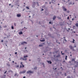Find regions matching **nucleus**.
<instances>
[{
	"label": "nucleus",
	"mask_w": 78,
	"mask_h": 78,
	"mask_svg": "<svg viewBox=\"0 0 78 78\" xmlns=\"http://www.w3.org/2000/svg\"><path fill=\"white\" fill-rule=\"evenodd\" d=\"M66 12H67L68 13H69V11H67Z\"/></svg>",
	"instance_id": "obj_57"
},
{
	"label": "nucleus",
	"mask_w": 78,
	"mask_h": 78,
	"mask_svg": "<svg viewBox=\"0 0 78 78\" xmlns=\"http://www.w3.org/2000/svg\"><path fill=\"white\" fill-rule=\"evenodd\" d=\"M6 72H7V71H6L5 72H4V74H5V73H6Z\"/></svg>",
	"instance_id": "obj_45"
},
{
	"label": "nucleus",
	"mask_w": 78,
	"mask_h": 78,
	"mask_svg": "<svg viewBox=\"0 0 78 78\" xmlns=\"http://www.w3.org/2000/svg\"><path fill=\"white\" fill-rule=\"evenodd\" d=\"M24 44H27V42L25 41H23L21 43V45H24Z\"/></svg>",
	"instance_id": "obj_5"
},
{
	"label": "nucleus",
	"mask_w": 78,
	"mask_h": 78,
	"mask_svg": "<svg viewBox=\"0 0 78 78\" xmlns=\"http://www.w3.org/2000/svg\"><path fill=\"white\" fill-rule=\"evenodd\" d=\"M22 67V66L20 65V68H21Z\"/></svg>",
	"instance_id": "obj_46"
},
{
	"label": "nucleus",
	"mask_w": 78,
	"mask_h": 78,
	"mask_svg": "<svg viewBox=\"0 0 78 78\" xmlns=\"http://www.w3.org/2000/svg\"><path fill=\"white\" fill-rule=\"evenodd\" d=\"M15 5H16V6H17L18 5V3H17V2H16L14 3Z\"/></svg>",
	"instance_id": "obj_11"
},
{
	"label": "nucleus",
	"mask_w": 78,
	"mask_h": 78,
	"mask_svg": "<svg viewBox=\"0 0 78 78\" xmlns=\"http://www.w3.org/2000/svg\"><path fill=\"white\" fill-rule=\"evenodd\" d=\"M67 78H71L70 76H67Z\"/></svg>",
	"instance_id": "obj_22"
},
{
	"label": "nucleus",
	"mask_w": 78,
	"mask_h": 78,
	"mask_svg": "<svg viewBox=\"0 0 78 78\" xmlns=\"http://www.w3.org/2000/svg\"><path fill=\"white\" fill-rule=\"evenodd\" d=\"M15 55H17V52H15Z\"/></svg>",
	"instance_id": "obj_43"
},
{
	"label": "nucleus",
	"mask_w": 78,
	"mask_h": 78,
	"mask_svg": "<svg viewBox=\"0 0 78 78\" xmlns=\"http://www.w3.org/2000/svg\"><path fill=\"white\" fill-rule=\"evenodd\" d=\"M2 28V26L0 25V30H1V29Z\"/></svg>",
	"instance_id": "obj_40"
},
{
	"label": "nucleus",
	"mask_w": 78,
	"mask_h": 78,
	"mask_svg": "<svg viewBox=\"0 0 78 78\" xmlns=\"http://www.w3.org/2000/svg\"><path fill=\"white\" fill-rule=\"evenodd\" d=\"M62 55H64V53H62Z\"/></svg>",
	"instance_id": "obj_54"
},
{
	"label": "nucleus",
	"mask_w": 78,
	"mask_h": 78,
	"mask_svg": "<svg viewBox=\"0 0 78 78\" xmlns=\"http://www.w3.org/2000/svg\"><path fill=\"white\" fill-rule=\"evenodd\" d=\"M42 8H43H43H45V6L44 5V6H43L42 7Z\"/></svg>",
	"instance_id": "obj_28"
},
{
	"label": "nucleus",
	"mask_w": 78,
	"mask_h": 78,
	"mask_svg": "<svg viewBox=\"0 0 78 78\" xmlns=\"http://www.w3.org/2000/svg\"><path fill=\"white\" fill-rule=\"evenodd\" d=\"M67 19H68V20H69V16H68L67 17Z\"/></svg>",
	"instance_id": "obj_41"
},
{
	"label": "nucleus",
	"mask_w": 78,
	"mask_h": 78,
	"mask_svg": "<svg viewBox=\"0 0 78 78\" xmlns=\"http://www.w3.org/2000/svg\"><path fill=\"white\" fill-rule=\"evenodd\" d=\"M67 31H68V32H69V30H66Z\"/></svg>",
	"instance_id": "obj_55"
},
{
	"label": "nucleus",
	"mask_w": 78,
	"mask_h": 78,
	"mask_svg": "<svg viewBox=\"0 0 78 78\" xmlns=\"http://www.w3.org/2000/svg\"><path fill=\"white\" fill-rule=\"evenodd\" d=\"M56 18V16H54L53 18V19L54 20H55V19Z\"/></svg>",
	"instance_id": "obj_10"
},
{
	"label": "nucleus",
	"mask_w": 78,
	"mask_h": 78,
	"mask_svg": "<svg viewBox=\"0 0 78 78\" xmlns=\"http://www.w3.org/2000/svg\"><path fill=\"white\" fill-rule=\"evenodd\" d=\"M75 41V40L74 39H73V41H72L73 43H75V42H74Z\"/></svg>",
	"instance_id": "obj_27"
},
{
	"label": "nucleus",
	"mask_w": 78,
	"mask_h": 78,
	"mask_svg": "<svg viewBox=\"0 0 78 78\" xmlns=\"http://www.w3.org/2000/svg\"><path fill=\"white\" fill-rule=\"evenodd\" d=\"M2 78H5V77H2Z\"/></svg>",
	"instance_id": "obj_64"
},
{
	"label": "nucleus",
	"mask_w": 78,
	"mask_h": 78,
	"mask_svg": "<svg viewBox=\"0 0 78 78\" xmlns=\"http://www.w3.org/2000/svg\"><path fill=\"white\" fill-rule=\"evenodd\" d=\"M73 33H75V31H73Z\"/></svg>",
	"instance_id": "obj_63"
},
{
	"label": "nucleus",
	"mask_w": 78,
	"mask_h": 78,
	"mask_svg": "<svg viewBox=\"0 0 78 78\" xmlns=\"http://www.w3.org/2000/svg\"><path fill=\"white\" fill-rule=\"evenodd\" d=\"M23 78H26V77H25V76H24Z\"/></svg>",
	"instance_id": "obj_61"
},
{
	"label": "nucleus",
	"mask_w": 78,
	"mask_h": 78,
	"mask_svg": "<svg viewBox=\"0 0 78 78\" xmlns=\"http://www.w3.org/2000/svg\"><path fill=\"white\" fill-rule=\"evenodd\" d=\"M21 64L22 65H23V64H22V62H21Z\"/></svg>",
	"instance_id": "obj_58"
},
{
	"label": "nucleus",
	"mask_w": 78,
	"mask_h": 78,
	"mask_svg": "<svg viewBox=\"0 0 78 78\" xmlns=\"http://www.w3.org/2000/svg\"><path fill=\"white\" fill-rule=\"evenodd\" d=\"M37 6H39V3H38V2H37Z\"/></svg>",
	"instance_id": "obj_38"
},
{
	"label": "nucleus",
	"mask_w": 78,
	"mask_h": 78,
	"mask_svg": "<svg viewBox=\"0 0 78 78\" xmlns=\"http://www.w3.org/2000/svg\"><path fill=\"white\" fill-rule=\"evenodd\" d=\"M63 10L65 11H66L67 9L65 7H63Z\"/></svg>",
	"instance_id": "obj_8"
},
{
	"label": "nucleus",
	"mask_w": 78,
	"mask_h": 78,
	"mask_svg": "<svg viewBox=\"0 0 78 78\" xmlns=\"http://www.w3.org/2000/svg\"><path fill=\"white\" fill-rule=\"evenodd\" d=\"M26 8H27V9H30V8H29V7H26Z\"/></svg>",
	"instance_id": "obj_20"
},
{
	"label": "nucleus",
	"mask_w": 78,
	"mask_h": 78,
	"mask_svg": "<svg viewBox=\"0 0 78 78\" xmlns=\"http://www.w3.org/2000/svg\"><path fill=\"white\" fill-rule=\"evenodd\" d=\"M40 41H41V42H44L45 41V40H40Z\"/></svg>",
	"instance_id": "obj_18"
},
{
	"label": "nucleus",
	"mask_w": 78,
	"mask_h": 78,
	"mask_svg": "<svg viewBox=\"0 0 78 78\" xmlns=\"http://www.w3.org/2000/svg\"><path fill=\"white\" fill-rule=\"evenodd\" d=\"M27 74H28L29 73H33V72L29 70L27 72Z\"/></svg>",
	"instance_id": "obj_3"
},
{
	"label": "nucleus",
	"mask_w": 78,
	"mask_h": 78,
	"mask_svg": "<svg viewBox=\"0 0 78 78\" xmlns=\"http://www.w3.org/2000/svg\"><path fill=\"white\" fill-rule=\"evenodd\" d=\"M49 14V13H48V12H45V14L47 16Z\"/></svg>",
	"instance_id": "obj_16"
},
{
	"label": "nucleus",
	"mask_w": 78,
	"mask_h": 78,
	"mask_svg": "<svg viewBox=\"0 0 78 78\" xmlns=\"http://www.w3.org/2000/svg\"><path fill=\"white\" fill-rule=\"evenodd\" d=\"M48 36H50V37H51V34H48Z\"/></svg>",
	"instance_id": "obj_13"
},
{
	"label": "nucleus",
	"mask_w": 78,
	"mask_h": 78,
	"mask_svg": "<svg viewBox=\"0 0 78 78\" xmlns=\"http://www.w3.org/2000/svg\"><path fill=\"white\" fill-rule=\"evenodd\" d=\"M25 10V9H23V11H24V10Z\"/></svg>",
	"instance_id": "obj_50"
},
{
	"label": "nucleus",
	"mask_w": 78,
	"mask_h": 78,
	"mask_svg": "<svg viewBox=\"0 0 78 78\" xmlns=\"http://www.w3.org/2000/svg\"><path fill=\"white\" fill-rule=\"evenodd\" d=\"M11 28L12 30H13L14 29V27H13V26H12L11 27Z\"/></svg>",
	"instance_id": "obj_25"
},
{
	"label": "nucleus",
	"mask_w": 78,
	"mask_h": 78,
	"mask_svg": "<svg viewBox=\"0 0 78 78\" xmlns=\"http://www.w3.org/2000/svg\"><path fill=\"white\" fill-rule=\"evenodd\" d=\"M57 76H59V73H58L57 74Z\"/></svg>",
	"instance_id": "obj_53"
},
{
	"label": "nucleus",
	"mask_w": 78,
	"mask_h": 78,
	"mask_svg": "<svg viewBox=\"0 0 78 78\" xmlns=\"http://www.w3.org/2000/svg\"><path fill=\"white\" fill-rule=\"evenodd\" d=\"M65 76H67V73H64Z\"/></svg>",
	"instance_id": "obj_26"
},
{
	"label": "nucleus",
	"mask_w": 78,
	"mask_h": 78,
	"mask_svg": "<svg viewBox=\"0 0 78 78\" xmlns=\"http://www.w3.org/2000/svg\"><path fill=\"white\" fill-rule=\"evenodd\" d=\"M74 47H76V46L75 45L74 46Z\"/></svg>",
	"instance_id": "obj_60"
},
{
	"label": "nucleus",
	"mask_w": 78,
	"mask_h": 78,
	"mask_svg": "<svg viewBox=\"0 0 78 78\" xmlns=\"http://www.w3.org/2000/svg\"><path fill=\"white\" fill-rule=\"evenodd\" d=\"M75 62L76 64V65H75L74 67H78V62H76V61H75Z\"/></svg>",
	"instance_id": "obj_2"
},
{
	"label": "nucleus",
	"mask_w": 78,
	"mask_h": 78,
	"mask_svg": "<svg viewBox=\"0 0 78 78\" xmlns=\"http://www.w3.org/2000/svg\"><path fill=\"white\" fill-rule=\"evenodd\" d=\"M26 73V71L25 70V71H20V73L21 74V73Z\"/></svg>",
	"instance_id": "obj_7"
},
{
	"label": "nucleus",
	"mask_w": 78,
	"mask_h": 78,
	"mask_svg": "<svg viewBox=\"0 0 78 78\" xmlns=\"http://www.w3.org/2000/svg\"><path fill=\"white\" fill-rule=\"evenodd\" d=\"M34 69H35V70L36 69H37V67H35L34 68Z\"/></svg>",
	"instance_id": "obj_36"
},
{
	"label": "nucleus",
	"mask_w": 78,
	"mask_h": 78,
	"mask_svg": "<svg viewBox=\"0 0 78 78\" xmlns=\"http://www.w3.org/2000/svg\"><path fill=\"white\" fill-rule=\"evenodd\" d=\"M19 67V66L17 65V66H16V67H17V68H18Z\"/></svg>",
	"instance_id": "obj_32"
},
{
	"label": "nucleus",
	"mask_w": 78,
	"mask_h": 78,
	"mask_svg": "<svg viewBox=\"0 0 78 78\" xmlns=\"http://www.w3.org/2000/svg\"><path fill=\"white\" fill-rule=\"evenodd\" d=\"M61 56V55L59 54H58V55H57L56 57V58H58V57H60V56Z\"/></svg>",
	"instance_id": "obj_15"
},
{
	"label": "nucleus",
	"mask_w": 78,
	"mask_h": 78,
	"mask_svg": "<svg viewBox=\"0 0 78 78\" xmlns=\"http://www.w3.org/2000/svg\"><path fill=\"white\" fill-rule=\"evenodd\" d=\"M49 24H51V21H50L49 22Z\"/></svg>",
	"instance_id": "obj_42"
},
{
	"label": "nucleus",
	"mask_w": 78,
	"mask_h": 78,
	"mask_svg": "<svg viewBox=\"0 0 78 78\" xmlns=\"http://www.w3.org/2000/svg\"><path fill=\"white\" fill-rule=\"evenodd\" d=\"M51 37H52V38H54V36H51Z\"/></svg>",
	"instance_id": "obj_49"
},
{
	"label": "nucleus",
	"mask_w": 78,
	"mask_h": 78,
	"mask_svg": "<svg viewBox=\"0 0 78 78\" xmlns=\"http://www.w3.org/2000/svg\"><path fill=\"white\" fill-rule=\"evenodd\" d=\"M27 58H23V60H24V61H26L27 60Z\"/></svg>",
	"instance_id": "obj_34"
},
{
	"label": "nucleus",
	"mask_w": 78,
	"mask_h": 78,
	"mask_svg": "<svg viewBox=\"0 0 78 78\" xmlns=\"http://www.w3.org/2000/svg\"><path fill=\"white\" fill-rule=\"evenodd\" d=\"M22 67H25V66H24V65L23 64V65H22Z\"/></svg>",
	"instance_id": "obj_44"
},
{
	"label": "nucleus",
	"mask_w": 78,
	"mask_h": 78,
	"mask_svg": "<svg viewBox=\"0 0 78 78\" xmlns=\"http://www.w3.org/2000/svg\"><path fill=\"white\" fill-rule=\"evenodd\" d=\"M52 1H54V2H55V0H52Z\"/></svg>",
	"instance_id": "obj_62"
},
{
	"label": "nucleus",
	"mask_w": 78,
	"mask_h": 78,
	"mask_svg": "<svg viewBox=\"0 0 78 78\" xmlns=\"http://www.w3.org/2000/svg\"><path fill=\"white\" fill-rule=\"evenodd\" d=\"M24 22V21H22V22H21V24H22V23H23Z\"/></svg>",
	"instance_id": "obj_33"
},
{
	"label": "nucleus",
	"mask_w": 78,
	"mask_h": 78,
	"mask_svg": "<svg viewBox=\"0 0 78 78\" xmlns=\"http://www.w3.org/2000/svg\"><path fill=\"white\" fill-rule=\"evenodd\" d=\"M39 47H43V45H39Z\"/></svg>",
	"instance_id": "obj_37"
},
{
	"label": "nucleus",
	"mask_w": 78,
	"mask_h": 78,
	"mask_svg": "<svg viewBox=\"0 0 78 78\" xmlns=\"http://www.w3.org/2000/svg\"><path fill=\"white\" fill-rule=\"evenodd\" d=\"M14 26H16V23H14Z\"/></svg>",
	"instance_id": "obj_39"
},
{
	"label": "nucleus",
	"mask_w": 78,
	"mask_h": 78,
	"mask_svg": "<svg viewBox=\"0 0 78 78\" xmlns=\"http://www.w3.org/2000/svg\"><path fill=\"white\" fill-rule=\"evenodd\" d=\"M45 4H47V3H48V2H45Z\"/></svg>",
	"instance_id": "obj_56"
},
{
	"label": "nucleus",
	"mask_w": 78,
	"mask_h": 78,
	"mask_svg": "<svg viewBox=\"0 0 78 78\" xmlns=\"http://www.w3.org/2000/svg\"><path fill=\"white\" fill-rule=\"evenodd\" d=\"M65 57V60H67V56L66 55Z\"/></svg>",
	"instance_id": "obj_19"
},
{
	"label": "nucleus",
	"mask_w": 78,
	"mask_h": 78,
	"mask_svg": "<svg viewBox=\"0 0 78 78\" xmlns=\"http://www.w3.org/2000/svg\"><path fill=\"white\" fill-rule=\"evenodd\" d=\"M8 72L9 73L11 72V73H13V72L12 70H9Z\"/></svg>",
	"instance_id": "obj_14"
},
{
	"label": "nucleus",
	"mask_w": 78,
	"mask_h": 78,
	"mask_svg": "<svg viewBox=\"0 0 78 78\" xmlns=\"http://www.w3.org/2000/svg\"><path fill=\"white\" fill-rule=\"evenodd\" d=\"M47 62H48V63H49V64H51V63H52V62H51V61H47Z\"/></svg>",
	"instance_id": "obj_9"
},
{
	"label": "nucleus",
	"mask_w": 78,
	"mask_h": 78,
	"mask_svg": "<svg viewBox=\"0 0 78 78\" xmlns=\"http://www.w3.org/2000/svg\"><path fill=\"white\" fill-rule=\"evenodd\" d=\"M55 40H56V43H57L58 44V40L56 39Z\"/></svg>",
	"instance_id": "obj_30"
},
{
	"label": "nucleus",
	"mask_w": 78,
	"mask_h": 78,
	"mask_svg": "<svg viewBox=\"0 0 78 78\" xmlns=\"http://www.w3.org/2000/svg\"><path fill=\"white\" fill-rule=\"evenodd\" d=\"M35 6H36V2H33L32 5V7L34 8H35Z\"/></svg>",
	"instance_id": "obj_1"
},
{
	"label": "nucleus",
	"mask_w": 78,
	"mask_h": 78,
	"mask_svg": "<svg viewBox=\"0 0 78 78\" xmlns=\"http://www.w3.org/2000/svg\"><path fill=\"white\" fill-rule=\"evenodd\" d=\"M72 61H74V62H75V59L74 58H72Z\"/></svg>",
	"instance_id": "obj_21"
},
{
	"label": "nucleus",
	"mask_w": 78,
	"mask_h": 78,
	"mask_svg": "<svg viewBox=\"0 0 78 78\" xmlns=\"http://www.w3.org/2000/svg\"><path fill=\"white\" fill-rule=\"evenodd\" d=\"M22 34H23V32L22 31H20L19 33V34H20V35Z\"/></svg>",
	"instance_id": "obj_12"
},
{
	"label": "nucleus",
	"mask_w": 78,
	"mask_h": 78,
	"mask_svg": "<svg viewBox=\"0 0 78 78\" xmlns=\"http://www.w3.org/2000/svg\"><path fill=\"white\" fill-rule=\"evenodd\" d=\"M7 66H9V67H10V65H9V64H7Z\"/></svg>",
	"instance_id": "obj_29"
},
{
	"label": "nucleus",
	"mask_w": 78,
	"mask_h": 78,
	"mask_svg": "<svg viewBox=\"0 0 78 78\" xmlns=\"http://www.w3.org/2000/svg\"><path fill=\"white\" fill-rule=\"evenodd\" d=\"M27 57H28V55H27L24 56V58H27Z\"/></svg>",
	"instance_id": "obj_17"
},
{
	"label": "nucleus",
	"mask_w": 78,
	"mask_h": 78,
	"mask_svg": "<svg viewBox=\"0 0 78 78\" xmlns=\"http://www.w3.org/2000/svg\"><path fill=\"white\" fill-rule=\"evenodd\" d=\"M56 61H58L59 60H58V59H56Z\"/></svg>",
	"instance_id": "obj_47"
},
{
	"label": "nucleus",
	"mask_w": 78,
	"mask_h": 78,
	"mask_svg": "<svg viewBox=\"0 0 78 78\" xmlns=\"http://www.w3.org/2000/svg\"><path fill=\"white\" fill-rule=\"evenodd\" d=\"M41 11H44V9H43V8H42Z\"/></svg>",
	"instance_id": "obj_52"
},
{
	"label": "nucleus",
	"mask_w": 78,
	"mask_h": 78,
	"mask_svg": "<svg viewBox=\"0 0 78 78\" xmlns=\"http://www.w3.org/2000/svg\"><path fill=\"white\" fill-rule=\"evenodd\" d=\"M75 25L76 27H78V23H76Z\"/></svg>",
	"instance_id": "obj_24"
},
{
	"label": "nucleus",
	"mask_w": 78,
	"mask_h": 78,
	"mask_svg": "<svg viewBox=\"0 0 78 78\" xmlns=\"http://www.w3.org/2000/svg\"><path fill=\"white\" fill-rule=\"evenodd\" d=\"M42 64L43 65V67H44V63H42Z\"/></svg>",
	"instance_id": "obj_51"
},
{
	"label": "nucleus",
	"mask_w": 78,
	"mask_h": 78,
	"mask_svg": "<svg viewBox=\"0 0 78 78\" xmlns=\"http://www.w3.org/2000/svg\"><path fill=\"white\" fill-rule=\"evenodd\" d=\"M73 29H76V27L75 26H73Z\"/></svg>",
	"instance_id": "obj_23"
},
{
	"label": "nucleus",
	"mask_w": 78,
	"mask_h": 78,
	"mask_svg": "<svg viewBox=\"0 0 78 78\" xmlns=\"http://www.w3.org/2000/svg\"><path fill=\"white\" fill-rule=\"evenodd\" d=\"M16 16L18 17H21V14H17Z\"/></svg>",
	"instance_id": "obj_6"
},
{
	"label": "nucleus",
	"mask_w": 78,
	"mask_h": 78,
	"mask_svg": "<svg viewBox=\"0 0 78 78\" xmlns=\"http://www.w3.org/2000/svg\"><path fill=\"white\" fill-rule=\"evenodd\" d=\"M73 51H75V50L74 49H73Z\"/></svg>",
	"instance_id": "obj_59"
},
{
	"label": "nucleus",
	"mask_w": 78,
	"mask_h": 78,
	"mask_svg": "<svg viewBox=\"0 0 78 78\" xmlns=\"http://www.w3.org/2000/svg\"><path fill=\"white\" fill-rule=\"evenodd\" d=\"M58 51H55V53H57L58 52Z\"/></svg>",
	"instance_id": "obj_31"
},
{
	"label": "nucleus",
	"mask_w": 78,
	"mask_h": 78,
	"mask_svg": "<svg viewBox=\"0 0 78 78\" xmlns=\"http://www.w3.org/2000/svg\"><path fill=\"white\" fill-rule=\"evenodd\" d=\"M69 47L70 49V50H72V49H74V48H73V47H72V46L71 45H70L69 46Z\"/></svg>",
	"instance_id": "obj_4"
},
{
	"label": "nucleus",
	"mask_w": 78,
	"mask_h": 78,
	"mask_svg": "<svg viewBox=\"0 0 78 78\" xmlns=\"http://www.w3.org/2000/svg\"><path fill=\"white\" fill-rule=\"evenodd\" d=\"M17 73H16V74L14 75V76H16V75H17Z\"/></svg>",
	"instance_id": "obj_35"
},
{
	"label": "nucleus",
	"mask_w": 78,
	"mask_h": 78,
	"mask_svg": "<svg viewBox=\"0 0 78 78\" xmlns=\"http://www.w3.org/2000/svg\"><path fill=\"white\" fill-rule=\"evenodd\" d=\"M21 59H23V58L22 57L21 58Z\"/></svg>",
	"instance_id": "obj_48"
}]
</instances>
